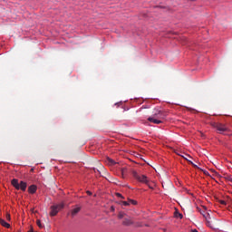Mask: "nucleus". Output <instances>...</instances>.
<instances>
[{
	"label": "nucleus",
	"instance_id": "obj_12",
	"mask_svg": "<svg viewBox=\"0 0 232 232\" xmlns=\"http://www.w3.org/2000/svg\"><path fill=\"white\" fill-rule=\"evenodd\" d=\"M174 216L176 218H183V217H184V216H182L181 213H179V212H175Z\"/></svg>",
	"mask_w": 232,
	"mask_h": 232
},
{
	"label": "nucleus",
	"instance_id": "obj_1",
	"mask_svg": "<svg viewBox=\"0 0 232 232\" xmlns=\"http://www.w3.org/2000/svg\"><path fill=\"white\" fill-rule=\"evenodd\" d=\"M160 119H166V113L162 111L155 110L153 115L148 118V121L153 124H162V121Z\"/></svg>",
	"mask_w": 232,
	"mask_h": 232
},
{
	"label": "nucleus",
	"instance_id": "obj_8",
	"mask_svg": "<svg viewBox=\"0 0 232 232\" xmlns=\"http://www.w3.org/2000/svg\"><path fill=\"white\" fill-rule=\"evenodd\" d=\"M28 191H29V193H31V195H34V193H35V191H37V186H35V185H31V186L28 188Z\"/></svg>",
	"mask_w": 232,
	"mask_h": 232
},
{
	"label": "nucleus",
	"instance_id": "obj_4",
	"mask_svg": "<svg viewBox=\"0 0 232 232\" xmlns=\"http://www.w3.org/2000/svg\"><path fill=\"white\" fill-rule=\"evenodd\" d=\"M63 208H64V203H60V204L52 206L51 212H50L51 217H55V215H57V213H59L61 209H63Z\"/></svg>",
	"mask_w": 232,
	"mask_h": 232
},
{
	"label": "nucleus",
	"instance_id": "obj_22",
	"mask_svg": "<svg viewBox=\"0 0 232 232\" xmlns=\"http://www.w3.org/2000/svg\"><path fill=\"white\" fill-rule=\"evenodd\" d=\"M86 193H87V195H90V196H92V191H90V190H87V191H86Z\"/></svg>",
	"mask_w": 232,
	"mask_h": 232
},
{
	"label": "nucleus",
	"instance_id": "obj_17",
	"mask_svg": "<svg viewBox=\"0 0 232 232\" xmlns=\"http://www.w3.org/2000/svg\"><path fill=\"white\" fill-rule=\"evenodd\" d=\"M5 218H6V220H8V221H10V220H11L10 213H6V215H5Z\"/></svg>",
	"mask_w": 232,
	"mask_h": 232
},
{
	"label": "nucleus",
	"instance_id": "obj_11",
	"mask_svg": "<svg viewBox=\"0 0 232 232\" xmlns=\"http://www.w3.org/2000/svg\"><path fill=\"white\" fill-rule=\"evenodd\" d=\"M181 157L183 159H185V160H188V162H189V164L193 165L194 168H197V165H195V163H193V161L189 160L188 158H186L185 156H182Z\"/></svg>",
	"mask_w": 232,
	"mask_h": 232
},
{
	"label": "nucleus",
	"instance_id": "obj_14",
	"mask_svg": "<svg viewBox=\"0 0 232 232\" xmlns=\"http://www.w3.org/2000/svg\"><path fill=\"white\" fill-rule=\"evenodd\" d=\"M126 214H124V212H120L119 214H118V218H124V216H125Z\"/></svg>",
	"mask_w": 232,
	"mask_h": 232
},
{
	"label": "nucleus",
	"instance_id": "obj_20",
	"mask_svg": "<svg viewBox=\"0 0 232 232\" xmlns=\"http://www.w3.org/2000/svg\"><path fill=\"white\" fill-rule=\"evenodd\" d=\"M122 205H123V206H130V202H129V201H123V202H122Z\"/></svg>",
	"mask_w": 232,
	"mask_h": 232
},
{
	"label": "nucleus",
	"instance_id": "obj_13",
	"mask_svg": "<svg viewBox=\"0 0 232 232\" xmlns=\"http://www.w3.org/2000/svg\"><path fill=\"white\" fill-rule=\"evenodd\" d=\"M129 200V204H132V206H137V201L133 200V199H128Z\"/></svg>",
	"mask_w": 232,
	"mask_h": 232
},
{
	"label": "nucleus",
	"instance_id": "obj_6",
	"mask_svg": "<svg viewBox=\"0 0 232 232\" xmlns=\"http://www.w3.org/2000/svg\"><path fill=\"white\" fill-rule=\"evenodd\" d=\"M79 211H81V207L77 206L76 208H72L71 210V217H75V215H77V213H79Z\"/></svg>",
	"mask_w": 232,
	"mask_h": 232
},
{
	"label": "nucleus",
	"instance_id": "obj_18",
	"mask_svg": "<svg viewBox=\"0 0 232 232\" xmlns=\"http://www.w3.org/2000/svg\"><path fill=\"white\" fill-rule=\"evenodd\" d=\"M116 197H119L120 198H124V197L121 193H116Z\"/></svg>",
	"mask_w": 232,
	"mask_h": 232
},
{
	"label": "nucleus",
	"instance_id": "obj_23",
	"mask_svg": "<svg viewBox=\"0 0 232 232\" xmlns=\"http://www.w3.org/2000/svg\"><path fill=\"white\" fill-rule=\"evenodd\" d=\"M147 186H149L150 189H153V187H152V186H150V183H148V185H147Z\"/></svg>",
	"mask_w": 232,
	"mask_h": 232
},
{
	"label": "nucleus",
	"instance_id": "obj_7",
	"mask_svg": "<svg viewBox=\"0 0 232 232\" xmlns=\"http://www.w3.org/2000/svg\"><path fill=\"white\" fill-rule=\"evenodd\" d=\"M123 226H133V221L130 218H124L122 221Z\"/></svg>",
	"mask_w": 232,
	"mask_h": 232
},
{
	"label": "nucleus",
	"instance_id": "obj_19",
	"mask_svg": "<svg viewBox=\"0 0 232 232\" xmlns=\"http://www.w3.org/2000/svg\"><path fill=\"white\" fill-rule=\"evenodd\" d=\"M121 171L122 177H124V173H125V171H126V169L122 168V169H121Z\"/></svg>",
	"mask_w": 232,
	"mask_h": 232
},
{
	"label": "nucleus",
	"instance_id": "obj_16",
	"mask_svg": "<svg viewBox=\"0 0 232 232\" xmlns=\"http://www.w3.org/2000/svg\"><path fill=\"white\" fill-rule=\"evenodd\" d=\"M219 203L222 204V206H226L227 202L226 200H219Z\"/></svg>",
	"mask_w": 232,
	"mask_h": 232
},
{
	"label": "nucleus",
	"instance_id": "obj_21",
	"mask_svg": "<svg viewBox=\"0 0 232 232\" xmlns=\"http://www.w3.org/2000/svg\"><path fill=\"white\" fill-rule=\"evenodd\" d=\"M136 227H142V224L137 223Z\"/></svg>",
	"mask_w": 232,
	"mask_h": 232
},
{
	"label": "nucleus",
	"instance_id": "obj_15",
	"mask_svg": "<svg viewBox=\"0 0 232 232\" xmlns=\"http://www.w3.org/2000/svg\"><path fill=\"white\" fill-rule=\"evenodd\" d=\"M36 224H37L38 227L43 228V224H41V220L38 219L36 221Z\"/></svg>",
	"mask_w": 232,
	"mask_h": 232
},
{
	"label": "nucleus",
	"instance_id": "obj_26",
	"mask_svg": "<svg viewBox=\"0 0 232 232\" xmlns=\"http://www.w3.org/2000/svg\"><path fill=\"white\" fill-rule=\"evenodd\" d=\"M28 232H34V229H33V228H31Z\"/></svg>",
	"mask_w": 232,
	"mask_h": 232
},
{
	"label": "nucleus",
	"instance_id": "obj_3",
	"mask_svg": "<svg viewBox=\"0 0 232 232\" xmlns=\"http://www.w3.org/2000/svg\"><path fill=\"white\" fill-rule=\"evenodd\" d=\"M12 186H14L16 189H21V191H26L27 184L24 181H20L17 179H14L11 181Z\"/></svg>",
	"mask_w": 232,
	"mask_h": 232
},
{
	"label": "nucleus",
	"instance_id": "obj_25",
	"mask_svg": "<svg viewBox=\"0 0 232 232\" xmlns=\"http://www.w3.org/2000/svg\"><path fill=\"white\" fill-rule=\"evenodd\" d=\"M192 232H198V230H197V229H194V230H192Z\"/></svg>",
	"mask_w": 232,
	"mask_h": 232
},
{
	"label": "nucleus",
	"instance_id": "obj_2",
	"mask_svg": "<svg viewBox=\"0 0 232 232\" xmlns=\"http://www.w3.org/2000/svg\"><path fill=\"white\" fill-rule=\"evenodd\" d=\"M132 177L138 180V182H141V184H150V179L147 178L146 175L140 174L137 172L136 170H132Z\"/></svg>",
	"mask_w": 232,
	"mask_h": 232
},
{
	"label": "nucleus",
	"instance_id": "obj_10",
	"mask_svg": "<svg viewBox=\"0 0 232 232\" xmlns=\"http://www.w3.org/2000/svg\"><path fill=\"white\" fill-rule=\"evenodd\" d=\"M107 162L108 164H110L111 166H115V164H117L115 162V160H113L111 158H107Z\"/></svg>",
	"mask_w": 232,
	"mask_h": 232
},
{
	"label": "nucleus",
	"instance_id": "obj_5",
	"mask_svg": "<svg viewBox=\"0 0 232 232\" xmlns=\"http://www.w3.org/2000/svg\"><path fill=\"white\" fill-rule=\"evenodd\" d=\"M212 126L218 130V133H224V131H227V127L222 123H213Z\"/></svg>",
	"mask_w": 232,
	"mask_h": 232
},
{
	"label": "nucleus",
	"instance_id": "obj_9",
	"mask_svg": "<svg viewBox=\"0 0 232 232\" xmlns=\"http://www.w3.org/2000/svg\"><path fill=\"white\" fill-rule=\"evenodd\" d=\"M0 224L1 226L6 227L7 229L10 228V225L6 221H5V219L0 218Z\"/></svg>",
	"mask_w": 232,
	"mask_h": 232
},
{
	"label": "nucleus",
	"instance_id": "obj_24",
	"mask_svg": "<svg viewBox=\"0 0 232 232\" xmlns=\"http://www.w3.org/2000/svg\"><path fill=\"white\" fill-rule=\"evenodd\" d=\"M186 157H188V159H191V156L188 155V154H185Z\"/></svg>",
	"mask_w": 232,
	"mask_h": 232
}]
</instances>
